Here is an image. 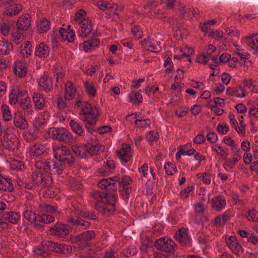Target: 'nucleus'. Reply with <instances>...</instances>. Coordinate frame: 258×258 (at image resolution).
I'll return each instance as SVG.
<instances>
[{"instance_id": "obj_1", "label": "nucleus", "mask_w": 258, "mask_h": 258, "mask_svg": "<svg viewBox=\"0 0 258 258\" xmlns=\"http://www.w3.org/2000/svg\"><path fill=\"white\" fill-rule=\"evenodd\" d=\"M132 182V178L127 175L122 176L121 180L118 176H113L109 178H103L98 181V185L101 189L116 192L118 186L130 185ZM96 200L95 209L102 215L110 217L115 211V204L118 199V196L115 193L110 192L96 191L94 194Z\"/></svg>"}, {"instance_id": "obj_2", "label": "nucleus", "mask_w": 258, "mask_h": 258, "mask_svg": "<svg viewBox=\"0 0 258 258\" xmlns=\"http://www.w3.org/2000/svg\"><path fill=\"white\" fill-rule=\"evenodd\" d=\"M9 103L11 105H14L18 103L25 114L31 115L33 113L30 98L27 92L22 90L19 86H11L9 94Z\"/></svg>"}, {"instance_id": "obj_3", "label": "nucleus", "mask_w": 258, "mask_h": 258, "mask_svg": "<svg viewBox=\"0 0 258 258\" xmlns=\"http://www.w3.org/2000/svg\"><path fill=\"white\" fill-rule=\"evenodd\" d=\"M25 219L30 222H33L38 229L43 227L42 224H49L54 221V217L51 215L43 214L36 215L31 210H26L23 213Z\"/></svg>"}, {"instance_id": "obj_4", "label": "nucleus", "mask_w": 258, "mask_h": 258, "mask_svg": "<svg viewBox=\"0 0 258 258\" xmlns=\"http://www.w3.org/2000/svg\"><path fill=\"white\" fill-rule=\"evenodd\" d=\"M48 134L50 138L65 143H72L74 141L72 134L64 127H51Z\"/></svg>"}, {"instance_id": "obj_5", "label": "nucleus", "mask_w": 258, "mask_h": 258, "mask_svg": "<svg viewBox=\"0 0 258 258\" xmlns=\"http://www.w3.org/2000/svg\"><path fill=\"white\" fill-rule=\"evenodd\" d=\"M53 156L55 159L62 163L63 165L68 164L72 166L75 162V157L71 151L65 146L54 149Z\"/></svg>"}, {"instance_id": "obj_6", "label": "nucleus", "mask_w": 258, "mask_h": 258, "mask_svg": "<svg viewBox=\"0 0 258 258\" xmlns=\"http://www.w3.org/2000/svg\"><path fill=\"white\" fill-rule=\"evenodd\" d=\"M1 142L4 147L10 151H14L15 150L18 149L20 145L19 139L8 129L4 131Z\"/></svg>"}, {"instance_id": "obj_7", "label": "nucleus", "mask_w": 258, "mask_h": 258, "mask_svg": "<svg viewBox=\"0 0 258 258\" xmlns=\"http://www.w3.org/2000/svg\"><path fill=\"white\" fill-rule=\"evenodd\" d=\"M42 245L44 248L49 251H54L56 253L67 255L72 251V247L66 244H59L51 241L43 242Z\"/></svg>"}, {"instance_id": "obj_8", "label": "nucleus", "mask_w": 258, "mask_h": 258, "mask_svg": "<svg viewBox=\"0 0 258 258\" xmlns=\"http://www.w3.org/2000/svg\"><path fill=\"white\" fill-rule=\"evenodd\" d=\"M31 179L34 181L37 187L40 188L49 186L52 181L51 177L41 171L33 172L31 175Z\"/></svg>"}, {"instance_id": "obj_9", "label": "nucleus", "mask_w": 258, "mask_h": 258, "mask_svg": "<svg viewBox=\"0 0 258 258\" xmlns=\"http://www.w3.org/2000/svg\"><path fill=\"white\" fill-rule=\"evenodd\" d=\"M155 246L157 249L168 253H173L177 249L174 241L165 237L157 240L155 243Z\"/></svg>"}, {"instance_id": "obj_10", "label": "nucleus", "mask_w": 258, "mask_h": 258, "mask_svg": "<svg viewBox=\"0 0 258 258\" xmlns=\"http://www.w3.org/2000/svg\"><path fill=\"white\" fill-rule=\"evenodd\" d=\"M96 235L95 231L91 230L84 231L71 239L74 243H80L84 244L85 247H89L90 246L89 242L93 240Z\"/></svg>"}, {"instance_id": "obj_11", "label": "nucleus", "mask_w": 258, "mask_h": 258, "mask_svg": "<svg viewBox=\"0 0 258 258\" xmlns=\"http://www.w3.org/2000/svg\"><path fill=\"white\" fill-rule=\"evenodd\" d=\"M48 231L50 235L56 236L59 238H64L69 233L68 225L60 222L56 223Z\"/></svg>"}, {"instance_id": "obj_12", "label": "nucleus", "mask_w": 258, "mask_h": 258, "mask_svg": "<svg viewBox=\"0 0 258 258\" xmlns=\"http://www.w3.org/2000/svg\"><path fill=\"white\" fill-rule=\"evenodd\" d=\"M97 120V115L95 113L89 114V115H85L83 117V121L88 132L92 134L96 132V123Z\"/></svg>"}, {"instance_id": "obj_13", "label": "nucleus", "mask_w": 258, "mask_h": 258, "mask_svg": "<svg viewBox=\"0 0 258 258\" xmlns=\"http://www.w3.org/2000/svg\"><path fill=\"white\" fill-rule=\"evenodd\" d=\"M132 148L130 145L127 144H123L120 150L116 151V155L123 163H127L131 159Z\"/></svg>"}, {"instance_id": "obj_14", "label": "nucleus", "mask_w": 258, "mask_h": 258, "mask_svg": "<svg viewBox=\"0 0 258 258\" xmlns=\"http://www.w3.org/2000/svg\"><path fill=\"white\" fill-rule=\"evenodd\" d=\"M80 28L78 35L82 37H86L89 35L93 29L92 21L89 19H84L82 23H79Z\"/></svg>"}, {"instance_id": "obj_15", "label": "nucleus", "mask_w": 258, "mask_h": 258, "mask_svg": "<svg viewBox=\"0 0 258 258\" xmlns=\"http://www.w3.org/2000/svg\"><path fill=\"white\" fill-rule=\"evenodd\" d=\"M38 84L46 92H49L53 89L52 79L45 73L40 77Z\"/></svg>"}, {"instance_id": "obj_16", "label": "nucleus", "mask_w": 258, "mask_h": 258, "mask_svg": "<svg viewBox=\"0 0 258 258\" xmlns=\"http://www.w3.org/2000/svg\"><path fill=\"white\" fill-rule=\"evenodd\" d=\"M174 238L181 244H187L190 242V236L188 234V230L185 228L178 229L175 233Z\"/></svg>"}, {"instance_id": "obj_17", "label": "nucleus", "mask_w": 258, "mask_h": 258, "mask_svg": "<svg viewBox=\"0 0 258 258\" xmlns=\"http://www.w3.org/2000/svg\"><path fill=\"white\" fill-rule=\"evenodd\" d=\"M13 123L15 127L21 130L27 128L28 126L25 117L21 112L14 113Z\"/></svg>"}, {"instance_id": "obj_18", "label": "nucleus", "mask_w": 258, "mask_h": 258, "mask_svg": "<svg viewBox=\"0 0 258 258\" xmlns=\"http://www.w3.org/2000/svg\"><path fill=\"white\" fill-rule=\"evenodd\" d=\"M31 17L28 14H26L20 17L17 22V29L22 31L27 30L31 24Z\"/></svg>"}, {"instance_id": "obj_19", "label": "nucleus", "mask_w": 258, "mask_h": 258, "mask_svg": "<svg viewBox=\"0 0 258 258\" xmlns=\"http://www.w3.org/2000/svg\"><path fill=\"white\" fill-rule=\"evenodd\" d=\"M86 154L91 156L100 154L102 152L104 148L99 143H88L86 144Z\"/></svg>"}, {"instance_id": "obj_20", "label": "nucleus", "mask_w": 258, "mask_h": 258, "mask_svg": "<svg viewBox=\"0 0 258 258\" xmlns=\"http://www.w3.org/2000/svg\"><path fill=\"white\" fill-rule=\"evenodd\" d=\"M49 48L45 43L41 42L35 47V54L40 58H45L49 54Z\"/></svg>"}, {"instance_id": "obj_21", "label": "nucleus", "mask_w": 258, "mask_h": 258, "mask_svg": "<svg viewBox=\"0 0 258 258\" xmlns=\"http://www.w3.org/2000/svg\"><path fill=\"white\" fill-rule=\"evenodd\" d=\"M14 189L12 180L9 177H6L0 174V190L11 192Z\"/></svg>"}, {"instance_id": "obj_22", "label": "nucleus", "mask_w": 258, "mask_h": 258, "mask_svg": "<svg viewBox=\"0 0 258 258\" xmlns=\"http://www.w3.org/2000/svg\"><path fill=\"white\" fill-rule=\"evenodd\" d=\"M64 169V165L60 162L51 160L48 174L60 175Z\"/></svg>"}, {"instance_id": "obj_23", "label": "nucleus", "mask_w": 258, "mask_h": 258, "mask_svg": "<svg viewBox=\"0 0 258 258\" xmlns=\"http://www.w3.org/2000/svg\"><path fill=\"white\" fill-rule=\"evenodd\" d=\"M14 70L15 75L20 78L25 77L27 72L26 63L21 61L15 62Z\"/></svg>"}, {"instance_id": "obj_24", "label": "nucleus", "mask_w": 258, "mask_h": 258, "mask_svg": "<svg viewBox=\"0 0 258 258\" xmlns=\"http://www.w3.org/2000/svg\"><path fill=\"white\" fill-rule=\"evenodd\" d=\"M212 208L216 211H220L226 206V201L220 196L213 198L211 201Z\"/></svg>"}, {"instance_id": "obj_25", "label": "nucleus", "mask_w": 258, "mask_h": 258, "mask_svg": "<svg viewBox=\"0 0 258 258\" xmlns=\"http://www.w3.org/2000/svg\"><path fill=\"white\" fill-rule=\"evenodd\" d=\"M246 91L241 86L239 87H228L226 90V94L230 96H235L237 97H244Z\"/></svg>"}, {"instance_id": "obj_26", "label": "nucleus", "mask_w": 258, "mask_h": 258, "mask_svg": "<svg viewBox=\"0 0 258 258\" xmlns=\"http://www.w3.org/2000/svg\"><path fill=\"white\" fill-rule=\"evenodd\" d=\"M2 220H8L12 224H15L20 219V214L16 212H6L2 215Z\"/></svg>"}, {"instance_id": "obj_27", "label": "nucleus", "mask_w": 258, "mask_h": 258, "mask_svg": "<svg viewBox=\"0 0 258 258\" xmlns=\"http://www.w3.org/2000/svg\"><path fill=\"white\" fill-rule=\"evenodd\" d=\"M65 88V99L68 100L73 99L77 92L75 85L71 82H68L66 83Z\"/></svg>"}, {"instance_id": "obj_28", "label": "nucleus", "mask_w": 258, "mask_h": 258, "mask_svg": "<svg viewBox=\"0 0 258 258\" xmlns=\"http://www.w3.org/2000/svg\"><path fill=\"white\" fill-rule=\"evenodd\" d=\"M33 100L36 109L39 110L43 109L45 105V99L43 96L38 93L33 94Z\"/></svg>"}, {"instance_id": "obj_29", "label": "nucleus", "mask_w": 258, "mask_h": 258, "mask_svg": "<svg viewBox=\"0 0 258 258\" xmlns=\"http://www.w3.org/2000/svg\"><path fill=\"white\" fill-rule=\"evenodd\" d=\"M45 151V146L40 143L35 144L31 146L30 148V152L31 154L35 157H39L43 155Z\"/></svg>"}, {"instance_id": "obj_30", "label": "nucleus", "mask_w": 258, "mask_h": 258, "mask_svg": "<svg viewBox=\"0 0 258 258\" xmlns=\"http://www.w3.org/2000/svg\"><path fill=\"white\" fill-rule=\"evenodd\" d=\"M51 159H39L35 161L34 166L38 170H43L48 173Z\"/></svg>"}, {"instance_id": "obj_31", "label": "nucleus", "mask_w": 258, "mask_h": 258, "mask_svg": "<svg viewBox=\"0 0 258 258\" xmlns=\"http://www.w3.org/2000/svg\"><path fill=\"white\" fill-rule=\"evenodd\" d=\"M230 214L226 213L217 216L214 219L213 225L216 227L222 226L230 219Z\"/></svg>"}, {"instance_id": "obj_32", "label": "nucleus", "mask_w": 258, "mask_h": 258, "mask_svg": "<svg viewBox=\"0 0 258 258\" xmlns=\"http://www.w3.org/2000/svg\"><path fill=\"white\" fill-rule=\"evenodd\" d=\"M22 9V6L19 4L11 5L9 7L6 8L4 13L6 16H13L17 15Z\"/></svg>"}, {"instance_id": "obj_33", "label": "nucleus", "mask_w": 258, "mask_h": 258, "mask_svg": "<svg viewBox=\"0 0 258 258\" xmlns=\"http://www.w3.org/2000/svg\"><path fill=\"white\" fill-rule=\"evenodd\" d=\"M13 50V45L6 40L0 41V54L8 55Z\"/></svg>"}, {"instance_id": "obj_34", "label": "nucleus", "mask_w": 258, "mask_h": 258, "mask_svg": "<svg viewBox=\"0 0 258 258\" xmlns=\"http://www.w3.org/2000/svg\"><path fill=\"white\" fill-rule=\"evenodd\" d=\"M77 104L78 106L81 107L83 113L85 115L95 113L96 108H93L91 105L87 102L79 101Z\"/></svg>"}, {"instance_id": "obj_35", "label": "nucleus", "mask_w": 258, "mask_h": 258, "mask_svg": "<svg viewBox=\"0 0 258 258\" xmlns=\"http://www.w3.org/2000/svg\"><path fill=\"white\" fill-rule=\"evenodd\" d=\"M1 112L3 119L6 121H9L13 119L14 116L12 114L10 107L5 104L1 105Z\"/></svg>"}, {"instance_id": "obj_36", "label": "nucleus", "mask_w": 258, "mask_h": 258, "mask_svg": "<svg viewBox=\"0 0 258 258\" xmlns=\"http://www.w3.org/2000/svg\"><path fill=\"white\" fill-rule=\"evenodd\" d=\"M241 156L238 154H234L232 156V159H227L223 164L224 168L226 169V167H229L232 169L234 167L237 162L241 159Z\"/></svg>"}, {"instance_id": "obj_37", "label": "nucleus", "mask_w": 258, "mask_h": 258, "mask_svg": "<svg viewBox=\"0 0 258 258\" xmlns=\"http://www.w3.org/2000/svg\"><path fill=\"white\" fill-rule=\"evenodd\" d=\"M72 150L76 155L81 158L86 156V144H81L78 146L73 145L72 147Z\"/></svg>"}, {"instance_id": "obj_38", "label": "nucleus", "mask_w": 258, "mask_h": 258, "mask_svg": "<svg viewBox=\"0 0 258 258\" xmlns=\"http://www.w3.org/2000/svg\"><path fill=\"white\" fill-rule=\"evenodd\" d=\"M84 49L86 52H88L91 49L98 47L100 45V41L98 39H92L83 43Z\"/></svg>"}, {"instance_id": "obj_39", "label": "nucleus", "mask_w": 258, "mask_h": 258, "mask_svg": "<svg viewBox=\"0 0 258 258\" xmlns=\"http://www.w3.org/2000/svg\"><path fill=\"white\" fill-rule=\"evenodd\" d=\"M50 22L46 19H43L38 22L37 30L39 33L47 31L50 28Z\"/></svg>"}, {"instance_id": "obj_40", "label": "nucleus", "mask_w": 258, "mask_h": 258, "mask_svg": "<svg viewBox=\"0 0 258 258\" xmlns=\"http://www.w3.org/2000/svg\"><path fill=\"white\" fill-rule=\"evenodd\" d=\"M69 124L72 130L75 133H76V134L80 136H82L83 135V133L84 132V128L80 123H79L75 120L72 119L70 121Z\"/></svg>"}, {"instance_id": "obj_41", "label": "nucleus", "mask_w": 258, "mask_h": 258, "mask_svg": "<svg viewBox=\"0 0 258 258\" xmlns=\"http://www.w3.org/2000/svg\"><path fill=\"white\" fill-rule=\"evenodd\" d=\"M41 208L44 211L47 212L48 215L49 214H55L57 213V215L60 214V212L58 211L57 207L52 206L49 204H43L41 205Z\"/></svg>"}, {"instance_id": "obj_42", "label": "nucleus", "mask_w": 258, "mask_h": 258, "mask_svg": "<svg viewBox=\"0 0 258 258\" xmlns=\"http://www.w3.org/2000/svg\"><path fill=\"white\" fill-rule=\"evenodd\" d=\"M53 73L56 77V82L57 83H61L63 81V78L65 76V71L64 70L59 71L58 66H54Z\"/></svg>"}, {"instance_id": "obj_43", "label": "nucleus", "mask_w": 258, "mask_h": 258, "mask_svg": "<svg viewBox=\"0 0 258 258\" xmlns=\"http://www.w3.org/2000/svg\"><path fill=\"white\" fill-rule=\"evenodd\" d=\"M130 101L134 104H140L143 101L142 95L139 92L131 93L128 95Z\"/></svg>"}, {"instance_id": "obj_44", "label": "nucleus", "mask_w": 258, "mask_h": 258, "mask_svg": "<svg viewBox=\"0 0 258 258\" xmlns=\"http://www.w3.org/2000/svg\"><path fill=\"white\" fill-rule=\"evenodd\" d=\"M245 217L249 221L258 222V212L254 209L248 211Z\"/></svg>"}, {"instance_id": "obj_45", "label": "nucleus", "mask_w": 258, "mask_h": 258, "mask_svg": "<svg viewBox=\"0 0 258 258\" xmlns=\"http://www.w3.org/2000/svg\"><path fill=\"white\" fill-rule=\"evenodd\" d=\"M18 183L19 185L21 187H24L28 189H35L37 187L34 181H33V179L28 181H19Z\"/></svg>"}, {"instance_id": "obj_46", "label": "nucleus", "mask_w": 258, "mask_h": 258, "mask_svg": "<svg viewBox=\"0 0 258 258\" xmlns=\"http://www.w3.org/2000/svg\"><path fill=\"white\" fill-rule=\"evenodd\" d=\"M84 87L87 94L90 97H95L96 95V90L92 84L88 82L84 83Z\"/></svg>"}, {"instance_id": "obj_47", "label": "nucleus", "mask_w": 258, "mask_h": 258, "mask_svg": "<svg viewBox=\"0 0 258 258\" xmlns=\"http://www.w3.org/2000/svg\"><path fill=\"white\" fill-rule=\"evenodd\" d=\"M229 248L232 252L237 255H240L243 253V249L238 241L232 244H229Z\"/></svg>"}, {"instance_id": "obj_48", "label": "nucleus", "mask_w": 258, "mask_h": 258, "mask_svg": "<svg viewBox=\"0 0 258 258\" xmlns=\"http://www.w3.org/2000/svg\"><path fill=\"white\" fill-rule=\"evenodd\" d=\"M208 36L213 37L216 40H219L221 38H223L224 40H226L227 39V37L224 36L223 35V32L220 30H216V31H210L208 34Z\"/></svg>"}, {"instance_id": "obj_49", "label": "nucleus", "mask_w": 258, "mask_h": 258, "mask_svg": "<svg viewBox=\"0 0 258 258\" xmlns=\"http://www.w3.org/2000/svg\"><path fill=\"white\" fill-rule=\"evenodd\" d=\"M20 30L17 29L12 33V40L17 44H20L24 38L23 34Z\"/></svg>"}, {"instance_id": "obj_50", "label": "nucleus", "mask_w": 258, "mask_h": 258, "mask_svg": "<svg viewBox=\"0 0 258 258\" xmlns=\"http://www.w3.org/2000/svg\"><path fill=\"white\" fill-rule=\"evenodd\" d=\"M164 169L168 175H172L177 172V168L175 165L167 162L165 163Z\"/></svg>"}, {"instance_id": "obj_51", "label": "nucleus", "mask_w": 258, "mask_h": 258, "mask_svg": "<svg viewBox=\"0 0 258 258\" xmlns=\"http://www.w3.org/2000/svg\"><path fill=\"white\" fill-rule=\"evenodd\" d=\"M11 168L12 170L17 171H22L24 168V164L22 161H20L17 160L12 161L10 164Z\"/></svg>"}, {"instance_id": "obj_52", "label": "nucleus", "mask_w": 258, "mask_h": 258, "mask_svg": "<svg viewBox=\"0 0 258 258\" xmlns=\"http://www.w3.org/2000/svg\"><path fill=\"white\" fill-rule=\"evenodd\" d=\"M86 16V12L82 9L79 10L76 13L75 17V21L79 23H82Z\"/></svg>"}, {"instance_id": "obj_53", "label": "nucleus", "mask_w": 258, "mask_h": 258, "mask_svg": "<svg viewBox=\"0 0 258 258\" xmlns=\"http://www.w3.org/2000/svg\"><path fill=\"white\" fill-rule=\"evenodd\" d=\"M131 32L136 38H141L143 36V32L141 30V28L139 25H134L131 28Z\"/></svg>"}, {"instance_id": "obj_54", "label": "nucleus", "mask_w": 258, "mask_h": 258, "mask_svg": "<svg viewBox=\"0 0 258 258\" xmlns=\"http://www.w3.org/2000/svg\"><path fill=\"white\" fill-rule=\"evenodd\" d=\"M121 188L120 196L123 199H128L130 197L132 191V188L130 185L123 186H119Z\"/></svg>"}, {"instance_id": "obj_55", "label": "nucleus", "mask_w": 258, "mask_h": 258, "mask_svg": "<svg viewBox=\"0 0 258 258\" xmlns=\"http://www.w3.org/2000/svg\"><path fill=\"white\" fill-rule=\"evenodd\" d=\"M216 147L218 148V150L216 148H213L212 150L215 151L217 154L220 155L223 160H226L228 155V149H223L222 147L220 146H216Z\"/></svg>"}, {"instance_id": "obj_56", "label": "nucleus", "mask_w": 258, "mask_h": 258, "mask_svg": "<svg viewBox=\"0 0 258 258\" xmlns=\"http://www.w3.org/2000/svg\"><path fill=\"white\" fill-rule=\"evenodd\" d=\"M151 120L149 118L145 119H137L135 120V125L140 128H144L149 126L151 124Z\"/></svg>"}, {"instance_id": "obj_57", "label": "nucleus", "mask_w": 258, "mask_h": 258, "mask_svg": "<svg viewBox=\"0 0 258 258\" xmlns=\"http://www.w3.org/2000/svg\"><path fill=\"white\" fill-rule=\"evenodd\" d=\"M229 118L230 119V124L234 126L235 130L238 134H240L241 132V130L238 125L237 121L235 118L234 115L233 114H230L229 115Z\"/></svg>"}, {"instance_id": "obj_58", "label": "nucleus", "mask_w": 258, "mask_h": 258, "mask_svg": "<svg viewBox=\"0 0 258 258\" xmlns=\"http://www.w3.org/2000/svg\"><path fill=\"white\" fill-rule=\"evenodd\" d=\"M209 56L206 53L198 55L196 58V61L198 63L206 64L209 60Z\"/></svg>"}, {"instance_id": "obj_59", "label": "nucleus", "mask_w": 258, "mask_h": 258, "mask_svg": "<svg viewBox=\"0 0 258 258\" xmlns=\"http://www.w3.org/2000/svg\"><path fill=\"white\" fill-rule=\"evenodd\" d=\"M197 176L199 177H202V180L205 184H210L211 182V175L208 172H205L204 173H198Z\"/></svg>"}, {"instance_id": "obj_60", "label": "nucleus", "mask_w": 258, "mask_h": 258, "mask_svg": "<svg viewBox=\"0 0 258 258\" xmlns=\"http://www.w3.org/2000/svg\"><path fill=\"white\" fill-rule=\"evenodd\" d=\"M159 138L157 133H155L153 131L148 132L146 135V139L149 142L154 141Z\"/></svg>"}, {"instance_id": "obj_61", "label": "nucleus", "mask_w": 258, "mask_h": 258, "mask_svg": "<svg viewBox=\"0 0 258 258\" xmlns=\"http://www.w3.org/2000/svg\"><path fill=\"white\" fill-rule=\"evenodd\" d=\"M225 32L227 35L231 36L238 37L239 36L238 30L234 27L227 28L225 29Z\"/></svg>"}, {"instance_id": "obj_62", "label": "nucleus", "mask_w": 258, "mask_h": 258, "mask_svg": "<svg viewBox=\"0 0 258 258\" xmlns=\"http://www.w3.org/2000/svg\"><path fill=\"white\" fill-rule=\"evenodd\" d=\"M2 34L4 36H7L10 31V26L6 23H3L0 27Z\"/></svg>"}, {"instance_id": "obj_63", "label": "nucleus", "mask_w": 258, "mask_h": 258, "mask_svg": "<svg viewBox=\"0 0 258 258\" xmlns=\"http://www.w3.org/2000/svg\"><path fill=\"white\" fill-rule=\"evenodd\" d=\"M206 137L208 141L211 143H215L218 140L217 134L214 132L209 133Z\"/></svg>"}, {"instance_id": "obj_64", "label": "nucleus", "mask_w": 258, "mask_h": 258, "mask_svg": "<svg viewBox=\"0 0 258 258\" xmlns=\"http://www.w3.org/2000/svg\"><path fill=\"white\" fill-rule=\"evenodd\" d=\"M118 255L113 249H110L104 252L103 258H116Z\"/></svg>"}]
</instances>
